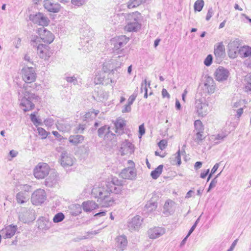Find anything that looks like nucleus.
Listing matches in <instances>:
<instances>
[{"label":"nucleus","mask_w":251,"mask_h":251,"mask_svg":"<svg viewBox=\"0 0 251 251\" xmlns=\"http://www.w3.org/2000/svg\"><path fill=\"white\" fill-rule=\"evenodd\" d=\"M22 78L25 82L23 85L24 96L21 99V105L23 110L26 112L33 109L34 102L37 101L39 97L31 92V88H34L35 84H32L36 80V74L32 67H25L22 70Z\"/></svg>","instance_id":"nucleus-1"},{"label":"nucleus","mask_w":251,"mask_h":251,"mask_svg":"<svg viewBox=\"0 0 251 251\" xmlns=\"http://www.w3.org/2000/svg\"><path fill=\"white\" fill-rule=\"evenodd\" d=\"M121 191L119 186H116L109 181L105 184V186H95L92 190V195L98 198L97 201L102 207H107L112 206L114 201L110 193L119 194Z\"/></svg>","instance_id":"nucleus-2"},{"label":"nucleus","mask_w":251,"mask_h":251,"mask_svg":"<svg viewBox=\"0 0 251 251\" xmlns=\"http://www.w3.org/2000/svg\"><path fill=\"white\" fill-rule=\"evenodd\" d=\"M103 72L100 74L96 75L94 79L96 84H102L107 85L110 83H115L118 77L117 74L115 75V71L113 69L107 68V65H104L103 67Z\"/></svg>","instance_id":"nucleus-3"},{"label":"nucleus","mask_w":251,"mask_h":251,"mask_svg":"<svg viewBox=\"0 0 251 251\" xmlns=\"http://www.w3.org/2000/svg\"><path fill=\"white\" fill-rule=\"evenodd\" d=\"M40 42L37 35H32L30 37L31 44L33 47L36 48L37 53L40 57L47 60L50 56V48L47 44H41Z\"/></svg>","instance_id":"nucleus-4"},{"label":"nucleus","mask_w":251,"mask_h":251,"mask_svg":"<svg viewBox=\"0 0 251 251\" xmlns=\"http://www.w3.org/2000/svg\"><path fill=\"white\" fill-rule=\"evenodd\" d=\"M50 170V167L48 164L40 162L34 168L33 174L36 178L43 179L49 175Z\"/></svg>","instance_id":"nucleus-5"},{"label":"nucleus","mask_w":251,"mask_h":251,"mask_svg":"<svg viewBox=\"0 0 251 251\" xmlns=\"http://www.w3.org/2000/svg\"><path fill=\"white\" fill-rule=\"evenodd\" d=\"M128 164L130 165V166L122 170L120 174V176L125 179H134L136 177L134 163L131 160H128Z\"/></svg>","instance_id":"nucleus-6"},{"label":"nucleus","mask_w":251,"mask_h":251,"mask_svg":"<svg viewBox=\"0 0 251 251\" xmlns=\"http://www.w3.org/2000/svg\"><path fill=\"white\" fill-rule=\"evenodd\" d=\"M195 109L199 117H203L208 112V104L202 99H197L195 101Z\"/></svg>","instance_id":"nucleus-7"},{"label":"nucleus","mask_w":251,"mask_h":251,"mask_svg":"<svg viewBox=\"0 0 251 251\" xmlns=\"http://www.w3.org/2000/svg\"><path fill=\"white\" fill-rule=\"evenodd\" d=\"M47 198L46 192L44 190L39 189L35 191L32 194L31 201L34 205H38L43 203Z\"/></svg>","instance_id":"nucleus-8"},{"label":"nucleus","mask_w":251,"mask_h":251,"mask_svg":"<svg viewBox=\"0 0 251 251\" xmlns=\"http://www.w3.org/2000/svg\"><path fill=\"white\" fill-rule=\"evenodd\" d=\"M38 33L39 36V40H41L46 44H50L54 40V35L50 31L47 30L44 27L39 28Z\"/></svg>","instance_id":"nucleus-9"},{"label":"nucleus","mask_w":251,"mask_h":251,"mask_svg":"<svg viewBox=\"0 0 251 251\" xmlns=\"http://www.w3.org/2000/svg\"><path fill=\"white\" fill-rule=\"evenodd\" d=\"M129 40V38H127L125 35L119 36L113 38L111 40V45H113V49L114 51L117 53H119V49L125 45Z\"/></svg>","instance_id":"nucleus-10"},{"label":"nucleus","mask_w":251,"mask_h":251,"mask_svg":"<svg viewBox=\"0 0 251 251\" xmlns=\"http://www.w3.org/2000/svg\"><path fill=\"white\" fill-rule=\"evenodd\" d=\"M29 19L34 24L44 27L48 25L49 20L48 18L45 17L43 14L38 13L34 15H30Z\"/></svg>","instance_id":"nucleus-11"},{"label":"nucleus","mask_w":251,"mask_h":251,"mask_svg":"<svg viewBox=\"0 0 251 251\" xmlns=\"http://www.w3.org/2000/svg\"><path fill=\"white\" fill-rule=\"evenodd\" d=\"M140 15L139 12L133 13L132 16L133 18V22H129L125 26V29L128 32H136L141 28V25L137 22L138 16Z\"/></svg>","instance_id":"nucleus-12"},{"label":"nucleus","mask_w":251,"mask_h":251,"mask_svg":"<svg viewBox=\"0 0 251 251\" xmlns=\"http://www.w3.org/2000/svg\"><path fill=\"white\" fill-rule=\"evenodd\" d=\"M143 218L139 215L133 217L127 225V227L131 232L138 230L141 226Z\"/></svg>","instance_id":"nucleus-13"},{"label":"nucleus","mask_w":251,"mask_h":251,"mask_svg":"<svg viewBox=\"0 0 251 251\" xmlns=\"http://www.w3.org/2000/svg\"><path fill=\"white\" fill-rule=\"evenodd\" d=\"M60 164L64 168L72 166L75 162V158L67 151L62 152L60 160Z\"/></svg>","instance_id":"nucleus-14"},{"label":"nucleus","mask_w":251,"mask_h":251,"mask_svg":"<svg viewBox=\"0 0 251 251\" xmlns=\"http://www.w3.org/2000/svg\"><path fill=\"white\" fill-rule=\"evenodd\" d=\"M166 230L162 227H154L148 231V236L150 239H155L165 234Z\"/></svg>","instance_id":"nucleus-15"},{"label":"nucleus","mask_w":251,"mask_h":251,"mask_svg":"<svg viewBox=\"0 0 251 251\" xmlns=\"http://www.w3.org/2000/svg\"><path fill=\"white\" fill-rule=\"evenodd\" d=\"M202 89L205 93L212 94L214 92L215 86L212 77L208 76L204 81Z\"/></svg>","instance_id":"nucleus-16"},{"label":"nucleus","mask_w":251,"mask_h":251,"mask_svg":"<svg viewBox=\"0 0 251 251\" xmlns=\"http://www.w3.org/2000/svg\"><path fill=\"white\" fill-rule=\"evenodd\" d=\"M58 182V175L56 172L52 171L49 173V176L46 178L45 185L49 187H52L55 186Z\"/></svg>","instance_id":"nucleus-17"},{"label":"nucleus","mask_w":251,"mask_h":251,"mask_svg":"<svg viewBox=\"0 0 251 251\" xmlns=\"http://www.w3.org/2000/svg\"><path fill=\"white\" fill-rule=\"evenodd\" d=\"M127 56L123 54L121 55H118L112 61V66L110 67V64H106V65H109V68L113 69L114 71H117V69L120 67V66L124 63V62L127 59Z\"/></svg>","instance_id":"nucleus-18"},{"label":"nucleus","mask_w":251,"mask_h":251,"mask_svg":"<svg viewBox=\"0 0 251 251\" xmlns=\"http://www.w3.org/2000/svg\"><path fill=\"white\" fill-rule=\"evenodd\" d=\"M214 75L217 80L223 81L227 79L229 75V72L224 68L219 67L215 72Z\"/></svg>","instance_id":"nucleus-19"},{"label":"nucleus","mask_w":251,"mask_h":251,"mask_svg":"<svg viewBox=\"0 0 251 251\" xmlns=\"http://www.w3.org/2000/svg\"><path fill=\"white\" fill-rule=\"evenodd\" d=\"M17 230L16 226L9 225L0 231L4 239L10 238L14 235Z\"/></svg>","instance_id":"nucleus-20"},{"label":"nucleus","mask_w":251,"mask_h":251,"mask_svg":"<svg viewBox=\"0 0 251 251\" xmlns=\"http://www.w3.org/2000/svg\"><path fill=\"white\" fill-rule=\"evenodd\" d=\"M44 6L48 11L57 13L59 11L60 5L57 3L51 2L50 0H46L44 1Z\"/></svg>","instance_id":"nucleus-21"},{"label":"nucleus","mask_w":251,"mask_h":251,"mask_svg":"<svg viewBox=\"0 0 251 251\" xmlns=\"http://www.w3.org/2000/svg\"><path fill=\"white\" fill-rule=\"evenodd\" d=\"M109 134L112 136L115 135L110 130V127L108 125H104L98 130V135L100 138L104 137V139H106L108 137Z\"/></svg>","instance_id":"nucleus-22"},{"label":"nucleus","mask_w":251,"mask_h":251,"mask_svg":"<svg viewBox=\"0 0 251 251\" xmlns=\"http://www.w3.org/2000/svg\"><path fill=\"white\" fill-rule=\"evenodd\" d=\"M214 54L217 59L221 60L225 55V46L222 43H220L214 49Z\"/></svg>","instance_id":"nucleus-23"},{"label":"nucleus","mask_w":251,"mask_h":251,"mask_svg":"<svg viewBox=\"0 0 251 251\" xmlns=\"http://www.w3.org/2000/svg\"><path fill=\"white\" fill-rule=\"evenodd\" d=\"M32 213V210H27L26 208H24L23 211L19 213V218L20 221L25 223L30 220L32 218L30 217Z\"/></svg>","instance_id":"nucleus-24"},{"label":"nucleus","mask_w":251,"mask_h":251,"mask_svg":"<svg viewBox=\"0 0 251 251\" xmlns=\"http://www.w3.org/2000/svg\"><path fill=\"white\" fill-rule=\"evenodd\" d=\"M82 36L80 37L81 40V44H83V43H85V42L88 43L89 40L92 39V38L93 37V31L90 30L88 29H85L82 30Z\"/></svg>","instance_id":"nucleus-25"},{"label":"nucleus","mask_w":251,"mask_h":251,"mask_svg":"<svg viewBox=\"0 0 251 251\" xmlns=\"http://www.w3.org/2000/svg\"><path fill=\"white\" fill-rule=\"evenodd\" d=\"M99 113V111L98 110L89 111L81 117V120L84 122H89L95 119Z\"/></svg>","instance_id":"nucleus-26"},{"label":"nucleus","mask_w":251,"mask_h":251,"mask_svg":"<svg viewBox=\"0 0 251 251\" xmlns=\"http://www.w3.org/2000/svg\"><path fill=\"white\" fill-rule=\"evenodd\" d=\"M97 207H98V205L93 201H89L84 202L82 203L83 209L86 212L91 211L96 209Z\"/></svg>","instance_id":"nucleus-27"},{"label":"nucleus","mask_w":251,"mask_h":251,"mask_svg":"<svg viewBox=\"0 0 251 251\" xmlns=\"http://www.w3.org/2000/svg\"><path fill=\"white\" fill-rule=\"evenodd\" d=\"M126 125L125 121L122 119L117 120L115 123V132L121 134L124 132V128Z\"/></svg>","instance_id":"nucleus-28"},{"label":"nucleus","mask_w":251,"mask_h":251,"mask_svg":"<svg viewBox=\"0 0 251 251\" xmlns=\"http://www.w3.org/2000/svg\"><path fill=\"white\" fill-rule=\"evenodd\" d=\"M239 54L241 57H247L251 56V47L249 46H243L239 50Z\"/></svg>","instance_id":"nucleus-29"},{"label":"nucleus","mask_w":251,"mask_h":251,"mask_svg":"<svg viewBox=\"0 0 251 251\" xmlns=\"http://www.w3.org/2000/svg\"><path fill=\"white\" fill-rule=\"evenodd\" d=\"M38 224L39 228L43 230L49 229L51 226V222L46 218L39 221Z\"/></svg>","instance_id":"nucleus-30"},{"label":"nucleus","mask_w":251,"mask_h":251,"mask_svg":"<svg viewBox=\"0 0 251 251\" xmlns=\"http://www.w3.org/2000/svg\"><path fill=\"white\" fill-rule=\"evenodd\" d=\"M127 243V239L125 236H120L116 238V244L118 248L122 250L126 246Z\"/></svg>","instance_id":"nucleus-31"},{"label":"nucleus","mask_w":251,"mask_h":251,"mask_svg":"<svg viewBox=\"0 0 251 251\" xmlns=\"http://www.w3.org/2000/svg\"><path fill=\"white\" fill-rule=\"evenodd\" d=\"M121 150L122 152H126L124 154L131 153L133 152V145L130 142H126L122 145Z\"/></svg>","instance_id":"nucleus-32"},{"label":"nucleus","mask_w":251,"mask_h":251,"mask_svg":"<svg viewBox=\"0 0 251 251\" xmlns=\"http://www.w3.org/2000/svg\"><path fill=\"white\" fill-rule=\"evenodd\" d=\"M84 136L81 135H75L70 136L69 139V142L75 145H76L82 142L84 140Z\"/></svg>","instance_id":"nucleus-33"},{"label":"nucleus","mask_w":251,"mask_h":251,"mask_svg":"<svg viewBox=\"0 0 251 251\" xmlns=\"http://www.w3.org/2000/svg\"><path fill=\"white\" fill-rule=\"evenodd\" d=\"M157 207V203L152 201H149L144 207V210L147 212L151 213L154 211Z\"/></svg>","instance_id":"nucleus-34"},{"label":"nucleus","mask_w":251,"mask_h":251,"mask_svg":"<svg viewBox=\"0 0 251 251\" xmlns=\"http://www.w3.org/2000/svg\"><path fill=\"white\" fill-rule=\"evenodd\" d=\"M163 168V165H160L151 172V176L153 179H156L160 176L162 172Z\"/></svg>","instance_id":"nucleus-35"},{"label":"nucleus","mask_w":251,"mask_h":251,"mask_svg":"<svg viewBox=\"0 0 251 251\" xmlns=\"http://www.w3.org/2000/svg\"><path fill=\"white\" fill-rule=\"evenodd\" d=\"M204 4V2L203 0H197L195 1L194 8L195 11L200 12L202 10Z\"/></svg>","instance_id":"nucleus-36"},{"label":"nucleus","mask_w":251,"mask_h":251,"mask_svg":"<svg viewBox=\"0 0 251 251\" xmlns=\"http://www.w3.org/2000/svg\"><path fill=\"white\" fill-rule=\"evenodd\" d=\"M144 0H130L127 4V7L129 9L135 8L143 2Z\"/></svg>","instance_id":"nucleus-37"},{"label":"nucleus","mask_w":251,"mask_h":251,"mask_svg":"<svg viewBox=\"0 0 251 251\" xmlns=\"http://www.w3.org/2000/svg\"><path fill=\"white\" fill-rule=\"evenodd\" d=\"M58 130L62 132H67L70 129V126L68 124L64 123H58L56 125Z\"/></svg>","instance_id":"nucleus-38"},{"label":"nucleus","mask_w":251,"mask_h":251,"mask_svg":"<svg viewBox=\"0 0 251 251\" xmlns=\"http://www.w3.org/2000/svg\"><path fill=\"white\" fill-rule=\"evenodd\" d=\"M16 199L18 203H24L26 202L27 199L24 195V194L22 192H19L16 195Z\"/></svg>","instance_id":"nucleus-39"},{"label":"nucleus","mask_w":251,"mask_h":251,"mask_svg":"<svg viewBox=\"0 0 251 251\" xmlns=\"http://www.w3.org/2000/svg\"><path fill=\"white\" fill-rule=\"evenodd\" d=\"M173 203V201L170 200L167 201L163 206L164 208V212L163 213L166 214H171V212L170 211V205L172 204Z\"/></svg>","instance_id":"nucleus-40"},{"label":"nucleus","mask_w":251,"mask_h":251,"mask_svg":"<svg viewBox=\"0 0 251 251\" xmlns=\"http://www.w3.org/2000/svg\"><path fill=\"white\" fill-rule=\"evenodd\" d=\"M65 218L64 214L59 212L55 214L53 218V221L55 223H59L62 221Z\"/></svg>","instance_id":"nucleus-41"},{"label":"nucleus","mask_w":251,"mask_h":251,"mask_svg":"<svg viewBox=\"0 0 251 251\" xmlns=\"http://www.w3.org/2000/svg\"><path fill=\"white\" fill-rule=\"evenodd\" d=\"M239 43L238 41L234 40L230 42L228 45V49H233L235 50L239 51Z\"/></svg>","instance_id":"nucleus-42"},{"label":"nucleus","mask_w":251,"mask_h":251,"mask_svg":"<svg viewBox=\"0 0 251 251\" xmlns=\"http://www.w3.org/2000/svg\"><path fill=\"white\" fill-rule=\"evenodd\" d=\"M202 131H199L196 134V138L195 141L197 142L198 144H200L202 140L205 138L202 134Z\"/></svg>","instance_id":"nucleus-43"},{"label":"nucleus","mask_w":251,"mask_h":251,"mask_svg":"<svg viewBox=\"0 0 251 251\" xmlns=\"http://www.w3.org/2000/svg\"><path fill=\"white\" fill-rule=\"evenodd\" d=\"M83 47V50H84L88 51L92 50L93 49L92 46V40H89V42L87 43V42H85V43H83V44H81Z\"/></svg>","instance_id":"nucleus-44"},{"label":"nucleus","mask_w":251,"mask_h":251,"mask_svg":"<svg viewBox=\"0 0 251 251\" xmlns=\"http://www.w3.org/2000/svg\"><path fill=\"white\" fill-rule=\"evenodd\" d=\"M110 182L111 183H113V184L116 185V186H119L121 190L122 189V186H123V181L122 180H119L116 177H113L112 178V179L110 181Z\"/></svg>","instance_id":"nucleus-45"},{"label":"nucleus","mask_w":251,"mask_h":251,"mask_svg":"<svg viewBox=\"0 0 251 251\" xmlns=\"http://www.w3.org/2000/svg\"><path fill=\"white\" fill-rule=\"evenodd\" d=\"M147 79H145L141 84V90L142 92L143 91V89L145 90L144 97L146 99L148 98V89L147 88Z\"/></svg>","instance_id":"nucleus-46"},{"label":"nucleus","mask_w":251,"mask_h":251,"mask_svg":"<svg viewBox=\"0 0 251 251\" xmlns=\"http://www.w3.org/2000/svg\"><path fill=\"white\" fill-rule=\"evenodd\" d=\"M194 126L196 130H198V131H202L203 129L202 122L199 120L195 121Z\"/></svg>","instance_id":"nucleus-47"},{"label":"nucleus","mask_w":251,"mask_h":251,"mask_svg":"<svg viewBox=\"0 0 251 251\" xmlns=\"http://www.w3.org/2000/svg\"><path fill=\"white\" fill-rule=\"evenodd\" d=\"M30 119L32 123L35 126H38L41 124L40 120L38 119L34 113H32L30 115Z\"/></svg>","instance_id":"nucleus-48"},{"label":"nucleus","mask_w":251,"mask_h":251,"mask_svg":"<svg viewBox=\"0 0 251 251\" xmlns=\"http://www.w3.org/2000/svg\"><path fill=\"white\" fill-rule=\"evenodd\" d=\"M239 51L233 49H228V54L230 58H235L237 57Z\"/></svg>","instance_id":"nucleus-49"},{"label":"nucleus","mask_w":251,"mask_h":251,"mask_svg":"<svg viewBox=\"0 0 251 251\" xmlns=\"http://www.w3.org/2000/svg\"><path fill=\"white\" fill-rule=\"evenodd\" d=\"M66 80L69 83H73L74 85H76L77 84V80L76 78L73 76H67L65 77Z\"/></svg>","instance_id":"nucleus-50"},{"label":"nucleus","mask_w":251,"mask_h":251,"mask_svg":"<svg viewBox=\"0 0 251 251\" xmlns=\"http://www.w3.org/2000/svg\"><path fill=\"white\" fill-rule=\"evenodd\" d=\"M212 56L211 54L208 55L204 60V65L206 66H209L212 64Z\"/></svg>","instance_id":"nucleus-51"},{"label":"nucleus","mask_w":251,"mask_h":251,"mask_svg":"<svg viewBox=\"0 0 251 251\" xmlns=\"http://www.w3.org/2000/svg\"><path fill=\"white\" fill-rule=\"evenodd\" d=\"M37 130L39 134L42 136L43 139H45L47 137V132L44 128L42 127H38Z\"/></svg>","instance_id":"nucleus-52"},{"label":"nucleus","mask_w":251,"mask_h":251,"mask_svg":"<svg viewBox=\"0 0 251 251\" xmlns=\"http://www.w3.org/2000/svg\"><path fill=\"white\" fill-rule=\"evenodd\" d=\"M72 3L75 6H80L82 5L85 3L84 0H72Z\"/></svg>","instance_id":"nucleus-53"},{"label":"nucleus","mask_w":251,"mask_h":251,"mask_svg":"<svg viewBox=\"0 0 251 251\" xmlns=\"http://www.w3.org/2000/svg\"><path fill=\"white\" fill-rule=\"evenodd\" d=\"M217 183V179H216V177H214L210 183L208 189L207 190V192H209L212 188L215 187Z\"/></svg>","instance_id":"nucleus-54"},{"label":"nucleus","mask_w":251,"mask_h":251,"mask_svg":"<svg viewBox=\"0 0 251 251\" xmlns=\"http://www.w3.org/2000/svg\"><path fill=\"white\" fill-rule=\"evenodd\" d=\"M167 145V142L165 140H162L158 143V146L160 150H164Z\"/></svg>","instance_id":"nucleus-55"},{"label":"nucleus","mask_w":251,"mask_h":251,"mask_svg":"<svg viewBox=\"0 0 251 251\" xmlns=\"http://www.w3.org/2000/svg\"><path fill=\"white\" fill-rule=\"evenodd\" d=\"M213 8L212 7H209L208 8V12H207V15H206V18H205V19L206 21H208L210 18H211V17L212 16L213 14Z\"/></svg>","instance_id":"nucleus-56"},{"label":"nucleus","mask_w":251,"mask_h":251,"mask_svg":"<svg viewBox=\"0 0 251 251\" xmlns=\"http://www.w3.org/2000/svg\"><path fill=\"white\" fill-rule=\"evenodd\" d=\"M200 219V217L198 218V219L196 221L194 224L191 227L190 229L189 230L188 232V235H190L191 233L193 232V231L196 228L198 224L199 223Z\"/></svg>","instance_id":"nucleus-57"},{"label":"nucleus","mask_w":251,"mask_h":251,"mask_svg":"<svg viewBox=\"0 0 251 251\" xmlns=\"http://www.w3.org/2000/svg\"><path fill=\"white\" fill-rule=\"evenodd\" d=\"M175 159L177 161L176 164L177 166H179L181 164V158L180 155V150H179L175 154Z\"/></svg>","instance_id":"nucleus-58"},{"label":"nucleus","mask_w":251,"mask_h":251,"mask_svg":"<svg viewBox=\"0 0 251 251\" xmlns=\"http://www.w3.org/2000/svg\"><path fill=\"white\" fill-rule=\"evenodd\" d=\"M44 123L46 126H51L54 124V120L51 118H49V119H46L44 121Z\"/></svg>","instance_id":"nucleus-59"},{"label":"nucleus","mask_w":251,"mask_h":251,"mask_svg":"<svg viewBox=\"0 0 251 251\" xmlns=\"http://www.w3.org/2000/svg\"><path fill=\"white\" fill-rule=\"evenodd\" d=\"M21 189L25 192H29L31 191V187L28 185L25 184L21 186Z\"/></svg>","instance_id":"nucleus-60"},{"label":"nucleus","mask_w":251,"mask_h":251,"mask_svg":"<svg viewBox=\"0 0 251 251\" xmlns=\"http://www.w3.org/2000/svg\"><path fill=\"white\" fill-rule=\"evenodd\" d=\"M139 133L141 136L144 135L145 133V128L144 124H142L139 126Z\"/></svg>","instance_id":"nucleus-61"},{"label":"nucleus","mask_w":251,"mask_h":251,"mask_svg":"<svg viewBox=\"0 0 251 251\" xmlns=\"http://www.w3.org/2000/svg\"><path fill=\"white\" fill-rule=\"evenodd\" d=\"M85 128V125H79L78 126L76 127L77 132L79 133H82Z\"/></svg>","instance_id":"nucleus-62"},{"label":"nucleus","mask_w":251,"mask_h":251,"mask_svg":"<svg viewBox=\"0 0 251 251\" xmlns=\"http://www.w3.org/2000/svg\"><path fill=\"white\" fill-rule=\"evenodd\" d=\"M131 111V105L127 104L124 106L122 111L123 113L129 112Z\"/></svg>","instance_id":"nucleus-63"},{"label":"nucleus","mask_w":251,"mask_h":251,"mask_svg":"<svg viewBox=\"0 0 251 251\" xmlns=\"http://www.w3.org/2000/svg\"><path fill=\"white\" fill-rule=\"evenodd\" d=\"M245 81L247 84L251 85V73L245 76Z\"/></svg>","instance_id":"nucleus-64"}]
</instances>
